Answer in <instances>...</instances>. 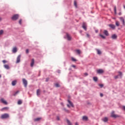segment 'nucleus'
Segmentation results:
<instances>
[{
    "label": "nucleus",
    "instance_id": "nucleus-1",
    "mask_svg": "<svg viewBox=\"0 0 125 125\" xmlns=\"http://www.w3.org/2000/svg\"><path fill=\"white\" fill-rule=\"evenodd\" d=\"M8 118H9V114L7 113H5L1 116V119H8Z\"/></svg>",
    "mask_w": 125,
    "mask_h": 125
},
{
    "label": "nucleus",
    "instance_id": "nucleus-2",
    "mask_svg": "<svg viewBox=\"0 0 125 125\" xmlns=\"http://www.w3.org/2000/svg\"><path fill=\"white\" fill-rule=\"evenodd\" d=\"M19 18V14H15L12 17V20H17Z\"/></svg>",
    "mask_w": 125,
    "mask_h": 125
},
{
    "label": "nucleus",
    "instance_id": "nucleus-3",
    "mask_svg": "<svg viewBox=\"0 0 125 125\" xmlns=\"http://www.w3.org/2000/svg\"><path fill=\"white\" fill-rule=\"evenodd\" d=\"M22 83L24 85L25 87H27V85L28 84V82H27V80L25 79H22Z\"/></svg>",
    "mask_w": 125,
    "mask_h": 125
},
{
    "label": "nucleus",
    "instance_id": "nucleus-4",
    "mask_svg": "<svg viewBox=\"0 0 125 125\" xmlns=\"http://www.w3.org/2000/svg\"><path fill=\"white\" fill-rule=\"evenodd\" d=\"M114 113H115V112H114V111H113L112 112H111V117L112 118H114L119 117L118 115L115 114Z\"/></svg>",
    "mask_w": 125,
    "mask_h": 125
},
{
    "label": "nucleus",
    "instance_id": "nucleus-5",
    "mask_svg": "<svg viewBox=\"0 0 125 125\" xmlns=\"http://www.w3.org/2000/svg\"><path fill=\"white\" fill-rule=\"evenodd\" d=\"M109 27H110V28H111V29H112V30H115L116 29V25H115L114 24H109L108 25Z\"/></svg>",
    "mask_w": 125,
    "mask_h": 125
},
{
    "label": "nucleus",
    "instance_id": "nucleus-6",
    "mask_svg": "<svg viewBox=\"0 0 125 125\" xmlns=\"http://www.w3.org/2000/svg\"><path fill=\"white\" fill-rule=\"evenodd\" d=\"M82 28L86 31V23L85 22H83L82 25Z\"/></svg>",
    "mask_w": 125,
    "mask_h": 125
},
{
    "label": "nucleus",
    "instance_id": "nucleus-7",
    "mask_svg": "<svg viewBox=\"0 0 125 125\" xmlns=\"http://www.w3.org/2000/svg\"><path fill=\"white\" fill-rule=\"evenodd\" d=\"M35 64V59H32L31 60V62L30 63L31 67H34V64Z\"/></svg>",
    "mask_w": 125,
    "mask_h": 125
},
{
    "label": "nucleus",
    "instance_id": "nucleus-8",
    "mask_svg": "<svg viewBox=\"0 0 125 125\" xmlns=\"http://www.w3.org/2000/svg\"><path fill=\"white\" fill-rule=\"evenodd\" d=\"M97 73L98 74H103V73H104V70H103V69H98L97 71Z\"/></svg>",
    "mask_w": 125,
    "mask_h": 125
},
{
    "label": "nucleus",
    "instance_id": "nucleus-9",
    "mask_svg": "<svg viewBox=\"0 0 125 125\" xmlns=\"http://www.w3.org/2000/svg\"><path fill=\"white\" fill-rule=\"evenodd\" d=\"M21 58V55H20L17 57L16 63H19V62H20Z\"/></svg>",
    "mask_w": 125,
    "mask_h": 125
},
{
    "label": "nucleus",
    "instance_id": "nucleus-10",
    "mask_svg": "<svg viewBox=\"0 0 125 125\" xmlns=\"http://www.w3.org/2000/svg\"><path fill=\"white\" fill-rule=\"evenodd\" d=\"M120 20L121 22H122L123 25H125V19H124V18L123 17H120Z\"/></svg>",
    "mask_w": 125,
    "mask_h": 125
},
{
    "label": "nucleus",
    "instance_id": "nucleus-11",
    "mask_svg": "<svg viewBox=\"0 0 125 125\" xmlns=\"http://www.w3.org/2000/svg\"><path fill=\"white\" fill-rule=\"evenodd\" d=\"M66 37L68 41H71L72 40V37H71V36H70V35L68 34H66Z\"/></svg>",
    "mask_w": 125,
    "mask_h": 125
},
{
    "label": "nucleus",
    "instance_id": "nucleus-12",
    "mask_svg": "<svg viewBox=\"0 0 125 125\" xmlns=\"http://www.w3.org/2000/svg\"><path fill=\"white\" fill-rule=\"evenodd\" d=\"M0 101L2 102V103H3V104H5V105L7 104V102L5 101L4 99H1Z\"/></svg>",
    "mask_w": 125,
    "mask_h": 125
},
{
    "label": "nucleus",
    "instance_id": "nucleus-13",
    "mask_svg": "<svg viewBox=\"0 0 125 125\" xmlns=\"http://www.w3.org/2000/svg\"><path fill=\"white\" fill-rule=\"evenodd\" d=\"M117 38H118V36L116 35V34H114L111 36V38L112 39V40H116Z\"/></svg>",
    "mask_w": 125,
    "mask_h": 125
},
{
    "label": "nucleus",
    "instance_id": "nucleus-14",
    "mask_svg": "<svg viewBox=\"0 0 125 125\" xmlns=\"http://www.w3.org/2000/svg\"><path fill=\"white\" fill-rule=\"evenodd\" d=\"M68 102L69 104V105L71 106V107H72L74 108V104H73V103H72L70 100H68Z\"/></svg>",
    "mask_w": 125,
    "mask_h": 125
},
{
    "label": "nucleus",
    "instance_id": "nucleus-15",
    "mask_svg": "<svg viewBox=\"0 0 125 125\" xmlns=\"http://www.w3.org/2000/svg\"><path fill=\"white\" fill-rule=\"evenodd\" d=\"M4 68L7 70H9V69H10L9 65H8V64H4Z\"/></svg>",
    "mask_w": 125,
    "mask_h": 125
},
{
    "label": "nucleus",
    "instance_id": "nucleus-16",
    "mask_svg": "<svg viewBox=\"0 0 125 125\" xmlns=\"http://www.w3.org/2000/svg\"><path fill=\"white\" fill-rule=\"evenodd\" d=\"M16 83H17V81L16 80H15L12 82V85H16Z\"/></svg>",
    "mask_w": 125,
    "mask_h": 125
},
{
    "label": "nucleus",
    "instance_id": "nucleus-17",
    "mask_svg": "<svg viewBox=\"0 0 125 125\" xmlns=\"http://www.w3.org/2000/svg\"><path fill=\"white\" fill-rule=\"evenodd\" d=\"M104 35L105 36H109V33L108 32V31H107V30H104Z\"/></svg>",
    "mask_w": 125,
    "mask_h": 125
},
{
    "label": "nucleus",
    "instance_id": "nucleus-18",
    "mask_svg": "<svg viewBox=\"0 0 125 125\" xmlns=\"http://www.w3.org/2000/svg\"><path fill=\"white\" fill-rule=\"evenodd\" d=\"M115 25L117 27H119V26H120V21H115Z\"/></svg>",
    "mask_w": 125,
    "mask_h": 125
},
{
    "label": "nucleus",
    "instance_id": "nucleus-19",
    "mask_svg": "<svg viewBox=\"0 0 125 125\" xmlns=\"http://www.w3.org/2000/svg\"><path fill=\"white\" fill-rule=\"evenodd\" d=\"M37 95H38V96H39V95H41V90L38 89L37 90Z\"/></svg>",
    "mask_w": 125,
    "mask_h": 125
},
{
    "label": "nucleus",
    "instance_id": "nucleus-20",
    "mask_svg": "<svg viewBox=\"0 0 125 125\" xmlns=\"http://www.w3.org/2000/svg\"><path fill=\"white\" fill-rule=\"evenodd\" d=\"M42 120V118H37L34 119V122H39V121H41Z\"/></svg>",
    "mask_w": 125,
    "mask_h": 125
},
{
    "label": "nucleus",
    "instance_id": "nucleus-21",
    "mask_svg": "<svg viewBox=\"0 0 125 125\" xmlns=\"http://www.w3.org/2000/svg\"><path fill=\"white\" fill-rule=\"evenodd\" d=\"M13 52H14V53H15V52H17V48H16V47H15L13 48L12 50Z\"/></svg>",
    "mask_w": 125,
    "mask_h": 125
},
{
    "label": "nucleus",
    "instance_id": "nucleus-22",
    "mask_svg": "<svg viewBox=\"0 0 125 125\" xmlns=\"http://www.w3.org/2000/svg\"><path fill=\"white\" fill-rule=\"evenodd\" d=\"M103 122H104V123H106V122H108V118L107 117H104L103 119Z\"/></svg>",
    "mask_w": 125,
    "mask_h": 125
},
{
    "label": "nucleus",
    "instance_id": "nucleus-23",
    "mask_svg": "<svg viewBox=\"0 0 125 125\" xmlns=\"http://www.w3.org/2000/svg\"><path fill=\"white\" fill-rule=\"evenodd\" d=\"M88 120V118H87V116H83V121H87Z\"/></svg>",
    "mask_w": 125,
    "mask_h": 125
},
{
    "label": "nucleus",
    "instance_id": "nucleus-24",
    "mask_svg": "<svg viewBox=\"0 0 125 125\" xmlns=\"http://www.w3.org/2000/svg\"><path fill=\"white\" fill-rule=\"evenodd\" d=\"M67 124L68 125H72V123H71V122L69 121V120H66Z\"/></svg>",
    "mask_w": 125,
    "mask_h": 125
},
{
    "label": "nucleus",
    "instance_id": "nucleus-25",
    "mask_svg": "<svg viewBox=\"0 0 125 125\" xmlns=\"http://www.w3.org/2000/svg\"><path fill=\"white\" fill-rule=\"evenodd\" d=\"M18 105H21V104H22V101L21 100H19L18 101Z\"/></svg>",
    "mask_w": 125,
    "mask_h": 125
},
{
    "label": "nucleus",
    "instance_id": "nucleus-26",
    "mask_svg": "<svg viewBox=\"0 0 125 125\" xmlns=\"http://www.w3.org/2000/svg\"><path fill=\"white\" fill-rule=\"evenodd\" d=\"M93 81H94V82H97V81H98V78H97L96 77H94Z\"/></svg>",
    "mask_w": 125,
    "mask_h": 125
},
{
    "label": "nucleus",
    "instance_id": "nucleus-27",
    "mask_svg": "<svg viewBox=\"0 0 125 125\" xmlns=\"http://www.w3.org/2000/svg\"><path fill=\"white\" fill-rule=\"evenodd\" d=\"M114 13L115 14H117V7L116 6H114Z\"/></svg>",
    "mask_w": 125,
    "mask_h": 125
},
{
    "label": "nucleus",
    "instance_id": "nucleus-28",
    "mask_svg": "<svg viewBox=\"0 0 125 125\" xmlns=\"http://www.w3.org/2000/svg\"><path fill=\"white\" fill-rule=\"evenodd\" d=\"M76 51L78 53V54H81V50H76Z\"/></svg>",
    "mask_w": 125,
    "mask_h": 125
},
{
    "label": "nucleus",
    "instance_id": "nucleus-29",
    "mask_svg": "<svg viewBox=\"0 0 125 125\" xmlns=\"http://www.w3.org/2000/svg\"><path fill=\"white\" fill-rule=\"evenodd\" d=\"M71 60L72 61H73V62H76L77 61V60H76V59L74 58H71Z\"/></svg>",
    "mask_w": 125,
    "mask_h": 125
},
{
    "label": "nucleus",
    "instance_id": "nucleus-30",
    "mask_svg": "<svg viewBox=\"0 0 125 125\" xmlns=\"http://www.w3.org/2000/svg\"><path fill=\"white\" fill-rule=\"evenodd\" d=\"M55 86H56V87H60V85H59V83H56L55 84Z\"/></svg>",
    "mask_w": 125,
    "mask_h": 125
},
{
    "label": "nucleus",
    "instance_id": "nucleus-31",
    "mask_svg": "<svg viewBox=\"0 0 125 125\" xmlns=\"http://www.w3.org/2000/svg\"><path fill=\"white\" fill-rule=\"evenodd\" d=\"M118 73L119 74V76H121V78H122V76H123V73L119 71L118 72Z\"/></svg>",
    "mask_w": 125,
    "mask_h": 125
},
{
    "label": "nucleus",
    "instance_id": "nucleus-32",
    "mask_svg": "<svg viewBox=\"0 0 125 125\" xmlns=\"http://www.w3.org/2000/svg\"><path fill=\"white\" fill-rule=\"evenodd\" d=\"M9 108L8 107H3L2 110H8Z\"/></svg>",
    "mask_w": 125,
    "mask_h": 125
},
{
    "label": "nucleus",
    "instance_id": "nucleus-33",
    "mask_svg": "<svg viewBox=\"0 0 125 125\" xmlns=\"http://www.w3.org/2000/svg\"><path fill=\"white\" fill-rule=\"evenodd\" d=\"M2 34H3V30H0V36H1V35H2Z\"/></svg>",
    "mask_w": 125,
    "mask_h": 125
},
{
    "label": "nucleus",
    "instance_id": "nucleus-34",
    "mask_svg": "<svg viewBox=\"0 0 125 125\" xmlns=\"http://www.w3.org/2000/svg\"><path fill=\"white\" fill-rule=\"evenodd\" d=\"M98 54H101V51L99 50H97Z\"/></svg>",
    "mask_w": 125,
    "mask_h": 125
},
{
    "label": "nucleus",
    "instance_id": "nucleus-35",
    "mask_svg": "<svg viewBox=\"0 0 125 125\" xmlns=\"http://www.w3.org/2000/svg\"><path fill=\"white\" fill-rule=\"evenodd\" d=\"M100 36L101 38H102V39H105V37L104 36V35L100 34Z\"/></svg>",
    "mask_w": 125,
    "mask_h": 125
},
{
    "label": "nucleus",
    "instance_id": "nucleus-36",
    "mask_svg": "<svg viewBox=\"0 0 125 125\" xmlns=\"http://www.w3.org/2000/svg\"><path fill=\"white\" fill-rule=\"evenodd\" d=\"M74 4L75 6L76 7H77V1H74Z\"/></svg>",
    "mask_w": 125,
    "mask_h": 125
},
{
    "label": "nucleus",
    "instance_id": "nucleus-37",
    "mask_svg": "<svg viewBox=\"0 0 125 125\" xmlns=\"http://www.w3.org/2000/svg\"><path fill=\"white\" fill-rule=\"evenodd\" d=\"M2 62L4 63V64H5V63H7V61H5V60H3L2 61Z\"/></svg>",
    "mask_w": 125,
    "mask_h": 125
},
{
    "label": "nucleus",
    "instance_id": "nucleus-38",
    "mask_svg": "<svg viewBox=\"0 0 125 125\" xmlns=\"http://www.w3.org/2000/svg\"><path fill=\"white\" fill-rule=\"evenodd\" d=\"M118 78H119V75L115 76L114 77V79H115V80H117V79H118Z\"/></svg>",
    "mask_w": 125,
    "mask_h": 125
},
{
    "label": "nucleus",
    "instance_id": "nucleus-39",
    "mask_svg": "<svg viewBox=\"0 0 125 125\" xmlns=\"http://www.w3.org/2000/svg\"><path fill=\"white\" fill-rule=\"evenodd\" d=\"M19 24H20L21 25V24H22V20H20L19 21Z\"/></svg>",
    "mask_w": 125,
    "mask_h": 125
},
{
    "label": "nucleus",
    "instance_id": "nucleus-40",
    "mask_svg": "<svg viewBox=\"0 0 125 125\" xmlns=\"http://www.w3.org/2000/svg\"><path fill=\"white\" fill-rule=\"evenodd\" d=\"M57 121H60V118L59 116H57Z\"/></svg>",
    "mask_w": 125,
    "mask_h": 125
},
{
    "label": "nucleus",
    "instance_id": "nucleus-41",
    "mask_svg": "<svg viewBox=\"0 0 125 125\" xmlns=\"http://www.w3.org/2000/svg\"><path fill=\"white\" fill-rule=\"evenodd\" d=\"M26 53H27V54L29 53V49H27L26 50Z\"/></svg>",
    "mask_w": 125,
    "mask_h": 125
},
{
    "label": "nucleus",
    "instance_id": "nucleus-42",
    "mask_svg": "<svg viewBox=\"0 0 125 125\" xmlns=\"http://www.w3.org/2000/svg\"><path fill=\"white\" fill-rule=\"evenodd\" d=\"M48 81H49V78H46L45 82H48Z\"/></svg>",
    "mask_w": 125,
    "mask_h": 125
},
{
    "label": "nucleus",
    "instance_id": "nucleus-43",
    "mask_svg": "<svg viewBox=\"0 0 125 125\" xmlns=\"http://www.w3.org/2000/svg\"><path fill=\"white\" fill-rule=\"evenodd\" d=\"M84 75L85 76V77H86V76H88V74H87V73H84Z\"/></svg>",
    "mask_w": 125,
    "mask_h": 125
},
{
    "label": "nucleus",
    "instance_id": "nucleus-44",
    "mask_svg": "<svg viewBox=\"0 0 125 125\" xmlns=\"http://www.w3.org/2000/svg\"><path fill=\"white\" fill-rule=\"evenodd\" d=\"M103 86H104V85L103 84H99V86H100V87H102Z\"/></svg>",
    "mask_w": 125,
    "mask_h": 125
},
{
    "label": "nucleus",
    "instance_id": "nucleus-45",
    "mask_svg": "<svg viewBox=\"0 0 125 125\" xmlns=\"http://www.w3.org/2000/svg\"><path fill=\"white\" fill-rule=\"evenodd\" d=\"M18 92H19V91H17L15 94H14V96H15V95H16V94H17V93H18Z\"/></svg>",
    "mask_w": 125,
    "mask_h": 125
},
{
    "label": "nucleus",
    "instance_id": "nucleus-46",
    "mask_svg": "<svg viewBox=\"0 0 125 125\" xmlns=\"http://www.w3.org/2000/svg\"><path fill=\"white\" fill-rule=\"evenodd\" d=\"M86 36H87V38H89V37H90V35H89V34H86Z\"/></svg>",
    "mask_w": 125,
    "mask_h": 125
},
{
    "label": "nucleus",
    "instance_id": "nucleus-47",
    "mask_svg": "<svg viewBox=\"0 0 125 125\" xmlns=\"http://www.w3.org/2000/svg\"><path fill=\"white\" fill-rule=\"evenodd\" d=\"M100 96H101V97H103V94L101 93L100 94Z\"/></svg>",
    "mask_w": 125,
    "mask_h": 125
},
{
    "label": "nucleus",
    "instance_id": "nucleus-48",
    "mask_svg": "<svg viewBox=\"0 0 125 125\" xmlns=\"http://www.w3.org/2000/svg\"><path fill=\"white\" fill-rule=\"evenodd\" d=\"M72 67H73V68H76V65H72Z\"/></svg>",
    "mask_w": 125,
    "mask_h": 125
},
{
    "label": "nucleus",
    "instance_id": "nucleus-49",
    "mask_svg": "<svg viewBox=\"0 0 125 125\" xmlns=\"http://www.w3.org/2000/svg\"><path fill=\"white\" fill-rule=\"evenodd\" d=\"M67 107H68V108H70L71 107L70 104H67Z\"/></svg>",
    "mask_w": 125,
    "mask_h": 125
},
{
    "label": "nucleus",
    "instance_id": "nucleus-50",
    "mask_svg": "<svg viewBox=\"0 0 125 125\" xmlns=\"http://www.w3.org/2000/svg\"><path fill=\"white\" fill-rule=\"evenodd\" d=\"M65 111L67 112V113H69V110H66V109H64Z\"/></svg>",
    "mask_w": 125,
    "mask_h": 125
},
{
    "label": "nucleus",
    "instance_id": "nucleus-51",
    "mask_svg": "<svg viewBox=\"0 0 125 125\" xmlns=\"http://www.w3.org/2000/svg\"><path fill=\"white\" fill-rule=\"evenodd\" d=\"M75 125H79L78 124V123H76Z\"/></svg>",
    "mask_w": 125,
    "mask_h": 125
},
{
    "label": "nucleus",
    "instance_id": "nucleus-52",
    "mask_svg": "<svg viewBox=\"0 0 125 125\" xmlns=\"http://www.w3.org/2000/svg\"><path fill=\"white\" fill-rule=\"evenodd\" d=\"M96 33H98V30H96Z\"/></svg>",
    "mask_w": 125,
    "mask_h": 125
},
{
    "label": "nucleus",
    "instance_id": "nucleus-53",
    "mask_svg": "<svg viewBox=\"0 0 125 125\" xmlns=\"http://www.w3.org/2000/svg\"><path fill=\"white\" fill-rule=\"evenodd\" d=\"M122 14V13H120L119 14V15H121Z\"/></svg>",
    "mask_w": 125,
    "mask_h": 125
},
{
    "label": "nucleus",
    "instance_id": "nucleus-54",
    "mask_svg": "<svg viewBox=\"0 0 125 125\" xmlns=\"http://www.w3.org/2000/svg\"><path fill=\"white\" fill-rule=\"evenodd\" d=\"M0 21H1V18H0Z\"/></svg>",
    "mask_w": 125,
    "mask_h": 125
},
{
    "label": "nucleus",
    "instance_id": "nucleus-55",
    "mask_svg": "<svg viewBox=\"0 0 125 125\" xmlns=\"http://www.w3.org/2000/svg\"><path fill=\"white\" fill-rule=\"evenodd\" d=\"M1 78V75H0V78Z\"/></svg>",
    "mask_w": 125,
    "mask_h": 125
},
{
    "label": "nucleus",
    "instance_id": "nucleus-56",
    "mask_svg": "<svg viewBox=\"0 0 125 125\" xmlns=\"http://www.w3.org/2000/svg\"><path fill=\"white\" fill-rule=\"evenodd\" d=\"M124 8L125 9V6H124Z\"/></svg>",
    "mask_w": 125,
    "mask_h": 125
},
{
    "label": "nucleus",
    "instance_id": "nucleus-57",
    "mask_svg": "<svg viewBox=\"0 0 125 125\" xmlns=\"http://www.w3.org/2000/svg\"><path fill=\"white\" fill-rule=\"evenodd\" d=\"M62 105H63V103H61Z\"/></svg>",
    "mask_w": 125,
    "mask_h": 125
}]
</instances>
